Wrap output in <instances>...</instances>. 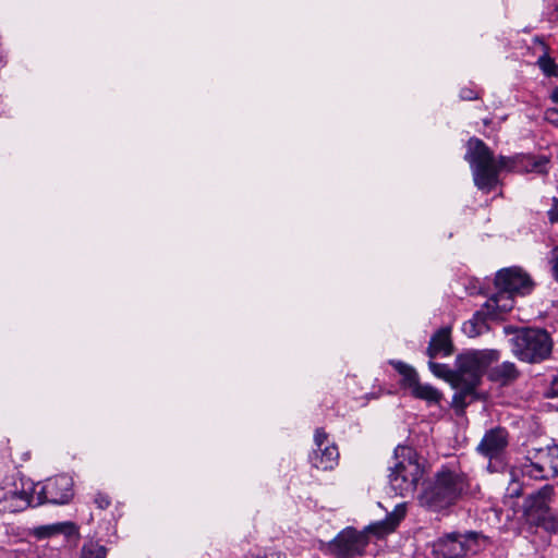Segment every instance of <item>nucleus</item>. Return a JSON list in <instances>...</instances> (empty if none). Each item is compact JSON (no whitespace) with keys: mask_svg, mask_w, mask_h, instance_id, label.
<instances>
[{"mask_svg":"<svg viewBox=\"0 0 558 558\" xmlns=\"http://www.w3.org/2000/svg\"><path fill=\"white\" fill-rule=\"evenodd\" d=\"M504 332L512 335L509 340L511 351L520 361L541 363L551 353L553 340L545 329L505 326Z\"/></svg>","mask_w":558,"mask_h":558,"instance_id":"20e7f679","label":"nucleus"},{"mask_svg":"<svg viewBox=\"0 0 558 558\" xmlns=\"http://www.w3.org/2000/svg\"><path fill=\"white\" fill-rule=\"evenodd\" d=\"M486 318H488V316L485 313L484 308L477 311L470 320L464 323L463 331L469 337H476L481 335L483 330L486 328Z\"/></svg>","mask_w":558,"mask_h":558,"instance_id":"aec40b11","label":"nucleus"},{"mask_svg":"<svg viewBox=\"0 0 558 558\" xmlns=\"http://www.w3.org/2000/svg\"><path fill=\"white\" fill-rule=\"evenodd\" d=\"M367 544L368 537L364 532L347 527L329 543L328 548L338 558H353L362 556Z\"/></svg>","mask_w":558,"mask_h":558,"instance_id":"1a4fd4ad","label":"nucleus"},{"mask_svg":"<svg viewBox=\"0 0 558 558\" xmlns=\"http://www.w3.org/2000/svg\"><path fill=\"white\" fill-rule=\"evenodd\" d=\"M460 97L463 100H473V99L477 98V95L474 90H472L470 88H463L460 92Z\"/></svg>","mask_w":558,"mask_h":558,"instance_id":"2f4dec72","label":"nucleus"},{"mask_svg":"<svg viewBox=\"0 0 558 558\" xmlns=\"http://www.w3.org/2000/svg\"><path fill=\"white\" fill-rule=\"evenodd\" d=\"M465 159L470 162L473 173L474 184L483 191L490 192L494 190L499 180V171L514 170L522 165L527 172L546 173L548 159L546 157L534 158L531 156H522L517 159L500 156L494 158L492 150L485 143L477 138H471L468 144V153Z\"/></svg>","mask_w":558,"mask_h":558,"instance_id":"f257e3e1","label":"nucleus"},{"mask_svg":"<svg viewBox=\"0 0 558 558\" xmlns=\"http://www.w3.org/2000/svg\"><path fill=\"white\" fill-rule=\"evenodd\" d=\"M522 475L533 480H548L551 477L547 468L538 459L537 462H529L523 464L521 469Z\"/></svg>","mask_w":558,"mask_h":558,"instance_id":"4be33fe9","label":"nucleus"},{"mask_svg":"<svg viewBox=\"0 0 558 558\" xmlns=\"http://www.w3.org/2000/svg\"><path fill=\"white\" fill-rule=\"evenodd\" d=\"M538 459L549 471L551 477L558 476V445L548 446L538 450Z\"/></svg>","mask_w":558,"mask_h":558,"instance_id":"6ab92c4d","label":"nucleus"},{"mask_svg":"<svg viewBox=\"0 0 558 558\" xmlns=\"http://www.w3.org/2000/svg\"><path fill=\"white\" fill-rule=\"evenodd\" d=\"M545 120L553 124L554 126L558 128V109L556 108H549L545 111Z\"/></svg>","mask_w":558,"mask_h":558,"instance_id":"c756f323","label":"nucleus"},{"mask_svg":"<svg viewBox=\"0 0 558 558\" xmlns=\"http://www.w3.org/2000/svg\"><path fill=\"white\" fill-rule=\"evenodd\" d=\"M469 486L464 473L441 468L425 485L420 496V504L434 512L447 510L468 493Z\"/></svg>","mask_w":558,"mask_h":558,"instance_id":"7ed1b4c3","label":"nucleus"},{"mask_svg":"<svg viewBox=\"0 0 558 558\" xmlns=\"http://www.w3.org/2000/svg\"><path fill=\"white\" fill-rule=\"evenodd\" d=\"M523 494V485L513 478L507 487V496L510 498H519Z\"/></svg>","mask_w":558,"mask_h":558,"instance_id":"bb28decb","label":"nucleus"},{"mask_svg":"<svg viewBox=\"0 0 558 558\" xmlns=\"http://www.w3.org/2000/svg\"><path fill=\"white\" fill-rule=\"evenodd\" d=\"M486 541L487 536L481 532H451L433 543L432 553L435 558H464L483 550Z\"/></svg>","mask_w":558,"mask_h":558,"instance_id":"423d86ee","label":"nucleus"},{"mask_svg":"<svg viewBox=\"0 0 558 558\" xmlns=\"http://www.w3.org/2000/svg\"><path fill=\"white\" fill-rule=\"evenodd\" d=\"M513 294L498 289V292L490 296L482 308H484L488 318L498 319L513 308Z\"/></svg>","mask_w":558,"mask_h":558,"instance_id":"ddd939ff","label":"nucleus"},{"mask_svg":"<svg viewBox=\"0 0 558 558\" xmlns=\"http://www.w3.org/2000/svg\"><path fill=\"white\" fill-rule=\"evenodd\" d=\"M411 391H412V395L417 398V399H422V400H426L428 402H439L440 399H441V395L440 392L435 389L433 386L430 385H424V384H421L420 381L416 383L412 388H411Z\"/></svg>","mask_w":558,"mask_h":558,"instance_id":"412c9836","label":"nucleus"},{"mask_svg":"<svg viewBox=\"0 0 558 558\" xmlns=\"http://www.w3.org/2000/svg\"><path fill=\"white\" fill-rule=\"evenodd\" d=\"M550 98L555 104H558V86L553 90Z\"/></svg>","mask_w":558,"mask_h":558,"instance_id":"f704fd0d","label":"nucleus"},{"mask_svg":"<svg viewBox=\"0 0 558 558\" xmlns=\"http://www.w3.org/2000/svg\"><path fill=\"white\" fill-rule=\"evenodd\" d=\"M428 367L435 376L447 380L453 387L454 369H451L446 364L435 363L432 361L428 363Z\"/></svg>","mask_w":558,"mask_h":558,"instance_id":"b1692460","label":"nucleus"},{"mask_svg":"<svg viewBox=\"0 0 558 558\" xmlns=\"http://www.w3.org/2000/svg\"><path fill=\"white\" fill-rule=\"evenodd\" d=\"M95 504L97 505V507L99 509L104 510V509H107L110 506L111 500H110V498L107 495L98 493L96 495V497H95Z\"/></svg>","mask_w":558,"mask_h":558,"instance_id":"7c9ffc66","label":"nucleus"},{"mask_svg":"<svg viewBox=\"0 0 558 558\" xmlns=\"http://www.w3.org/2000/svg\"><path fill=\"white\" fill-rule=\"evenodd\" d=\"M519 371L514 363L504 362L489 371V379L502 386L509 385L519 377Z\"/></svg>","mask_w":558,"mask_h":558,"instance_id":"a211bd4d","label":"nucleus"},{"mask_svg":"<svg viewBox=\"0 0 558 558\" xmlns=\"http://www.w3.org/2000/svg\"><path fill=\"white\" fill-rule=\"evenodd\" d=\"M553 496L554 486L547 484L530 495L524 502L527 521L550 532L558 530V519L549 507Z\"/></svg>","mask_w":558,"mask_h":558,"instance_id":"0eeeda50","label":"nucleus"},{"mask_svg":"<svg viewBox=\"0 0 558 558\" xmlns=\"http://www.w3.org/2000/svg\"><path fill=\"white\" fill-rule=\"evenodd\" d=\"M310 459L316 469L332 470L338 464L339 451L336 445H326L324 448L315 449Z\"/></svg>","mask_w":558,"mask_h":558,"instance_id":"2eb2a0df","label":"nucleus"},{"mask_svg":"<svg viewBox=\"0 0 558 558\" xmlns=\"http://www.w3.org/2000/svg\"><path fill=\"white\" fill-rule=\"evenodd\" d=\"M390 364L403 377V384L410 389L418 383L417 373L412 366L401 361H390Z\"/></svg>","mask_w":558,"mask_h":558,"instance_id":"5701e85b","label":"nucleus"},{"mask_svg":"<svg viewBox=\"0 0 558 558\" xmlns=\"http://www.w3.org/2000/svg\"><path fill=\"white\" fill-rule=\"evenodd\" d=\"M33 490L38 506L46 502L64 505L73 497V481L68 475H59L34 485Z\"/></svg>","mask_w":558,"mask_h":558,"instance_id":"6e6552de","label":"nucleus"},{"mask_svg":"<svg viewBox=\"0 0 558 558\" xmlns=\"http://www.w3.org/2000/svg\"><path fill=\"white\" fill-rule=\"evenodd\" d=\"M396 463L390 468L389 485L396 495L405 497L415 492L423 476V469L417 462L415 451L408 446L395 449Z\"/></svg>","mask_w":558,"mask_h":558,"instance_id":"39448f33","label":"nucleus"},{"mask_svg":"<svg viewBox=\"0 0 558 558\" xmlns=\"http://www.w3.org/2000/svg\"><path fill=\"white\" fill-rule=\"evenodd\" d=\"M497 350H475L457 357L452 397L454 408L463 411L469 404L480 399L477 388L486 368L499 360Z\"/></svg>","mask_w":558,"mask_h":558,"instance_id":"f03ea898","label":"nucleus"},{"mask_svg":"<svg viewBox=\"0 0 558 558\" xmlns=\"http://www.w3.org/2000/svg\"><path fill=\"white\" fill-rule=\"evenodd\" d=\"M509 434L505 427H495L485 433L476 450L480 454L488 458H498L507 448Z\"/></svg>","mask_w":558,"mask_h":558,"instance_id":"9b49d317","label":"nucleus"},{"mask_svg":"<svg viewBox=\"0 0 558 558\" xmlns=\"http://www.w3.org/2000/svg\"><path fill=\"white\" fill-rule=\"evenodd\" d=\"M550 254L551 274L554 279L558 281V245L550 251Z\"/></svg>","mask_w":558,"mask_h":558,"instance_id":"c85d7f7f","label":"nucleus"},{"mask_svg":"<svg viewBox=\"0 0 558 558\" xmlns=\"http://www.w3.org/2000/svg\"><path fill=\"white\" fill-rule=\"evenodd\" d=\"M405 513L407 505L404 502L398 504L384 521L371 526V529L378 534L390 533L399 525Z\"/></svg>","mask_w":558,"mask_h":558,"instance_id":"f3484780","label":"nucleus"},{"mask_svg":"<svg viewBox=\"0 0 558 558\" xmlns=\"http://www.w3.org/2000/svg\"><path fill=\"white\" fill-rule=\"evenodd\" d=\"M555 204L558 203L556 198H554ZM548 218L551 223L558 222V205H555L553 209L548 211Z\"/></svg>","mask_w":558,"mask_h":558,"instance_id":"72a5a7b5","label":"nucleus"},{"mask_svg":"<svg viewBox=\"0 0 558 558\" xmlns=\"http://www.w3.org/2000/svg\"><path fill=\"white\" fill-rule=\"evenodd\" d=\"M81 558H106V548L97 543L90 542L83 546Z\"/></svg>","mask_w":558,"mask_h":558,"instance_id":"393cba45","label":"nucleus"},{"mask_svg":"<svg viewBox=\"0 0 558 558\" xmlns=\"http://www.w3.org/2000/svg\"><path fill=\"white\" fill-rule=\"evenodd\" d=\"M314 441L316 445V449H320L324 448L326 445H329L327 434L320 428L316 429L314 435Z\"/></svg>","mask_w":558,"mask_h":558,"instance_id":"cd10ccee","label":"nucleus"},{"mask_svg":"<svg viewBox=\"0 0 558 558\" xmlns=\"http://www.w3.org/2000/svg\"><path fill=\"white\" fill-rule=\"evenodd\" d=\"M58 534L72 536L76 534V526L72 522H59L53 524L39 525L33 529V535L39 539L48 538Z\"/></svg>","mask_w":558,"mask_h":558,"instance_id":"dca6fc26","label":"nucleus"},{"mask_svg":"<svg viewBox=\"0 0 558 558\" xmlns=\"http://www.w3.org/2000/svg\"><path fill=\"white\" fill-rule=\"evenodd\" d=\"M37 507L36 505V495L29 494L27 489L17 488L0 490V508L2 511L8 512H19L27 507Z\"/></svg>","mask_w":558,"mask_h":558,"instance_id":"f8f14e48","label":"nucleus"},{"mask_svg":"<svg viewBox=\"0 0 558 558\" xmlns=\"http://www.w3.org/2000/svg\"><path fill=\"white\" fill-rule=\"evenodd\" d=\"M450 332L451 329L449 327H444L433 335L426 351L430 359L438 355L448 356L452 353L453 344Z\"/></svg>","mask_w":558,"mask_h":558,"instance_id":"4468645a","label":"nucleus"},{"mask_svg":"<svg viewBox=\"0 0 558 558\" xmlns=\"http://www.w3.org/2000/svg\"><path fill=\"white\" fill-rule=\"evenodd\" d=\"M547 396L548 397H558V378L557 377H555L551 380L550 386L547 391Z\"/></svg>","mask_w":558,"mask_h":558,"instance_id":"473e14b6","label":"nucleus"},{"mask_svg":"<svg viewBox=\"0 0 558 558\" xmlns=\"http://www.w3.org/2000/svg\"><path fill=\"white\" fill-rule=\"evenodd\" d=\"M495 284L513 295L530 294L534 288L531 277L520 267H509L497 272Z\"/></svg>","mask_w":558,"mask_h":558,"instance_id":"9d476101","label":"nucleus"},{"mask_svg":"<svg viewBox=\"0 0 558 558\" xmlns=\"http://www.w3.org/2000/svg\"><path fill=\"white\" fill-rule=\"evenodd\" d=\"M537 64L545 75L558 76V66L548 54L545 53L541 56L537 60Z\"/></svg>","mask_w":558,"mask_h":558,"instance_id":"a878e982","label":"nucleus"}]
</instances>
